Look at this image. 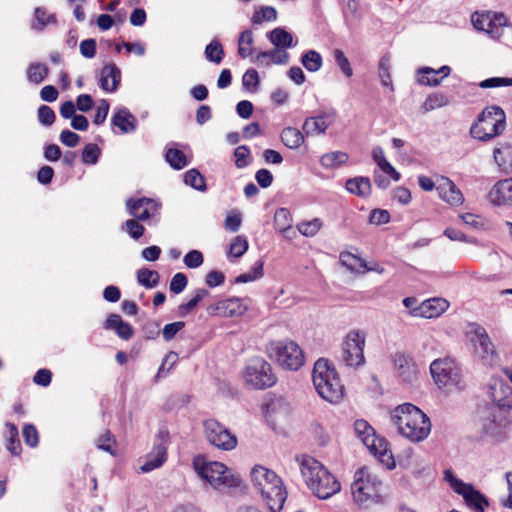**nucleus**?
<instances>
[{"label":"nucleus","instance_id":"680f3d73","mask_svg":"<svg viewBox=\"0 0 512 512\" xmlns=\"http://www.w3.org/2000/svg\"><path fill=\"white\" fill-rule=\"evenodd\" d=\"M22 434H23L24 441L28 446L34 448L38 445L39 436H38V431L34 425L26 424L23 427Z\"/></svg>","mask_w":512,"mask_h":512},{"label":"nucleus","instance_id":"cd10ccee","mask_svg":"<svg viewBox=\"0 0 512 512\" xmlns=\"http://www.w3.org/2000/svg\"><path fill=\"white\" fill-rule=\"evenodd\" d=\"M449 66H442L438 70L423 67L417 73V81L421 85L437 86L450 74Z\"/></svg>","mask_w":512,"mask_h":512},{"label":"nucleus","instance_id":"9d476101","mask_svg":"<svg viewBox=\"0 0 512 512\" xmlns=\"http://www.w3.org/2000/svg\"><path fill=\"white\" fill-rule=\"evenodd\" d=\"M366 336V332L360 329H352L344 336L340 360L346 367L358 369L365 365Z\"/></svg>","mask_w":512,"mask_h":512},{"label":"nucleus","instance_id":"a211bd4d","mask_svg":"<svg viewBox=\"0 0 512 512\" xmlns=\"http://www.w3.org/2000/svg\"><path fill=\"white\" fill-rule=\"evenodd\" d=\"M313 384H333L340 381V376L333 361L320 357L313 366Z\"/></svg>","mask_w":512,"mask_h":512},{"label":"nucleus","instance_id":"8fccbe9b","mask_svg":"<svg viewBox=\"0 0 512 512\" xmlns=\"http://www.w3.org/2000/svg\"><path fill=\"white\" fill-rule=\"evenodd\" d=\"M277 19V11L272 6H262L255 10L251 21L253 24H262L264 21H275Z\"/></svg>","mask_w":512,"mask_h":512},{"label":"nucleus","instance_id":"f8f14e48","mask_svg":"<svg viewBox=\"0 0 512 512\" xmlns=\"http://www.w3.org/2000/svg\"><path fill=\"white\" fill-rule=\"evenodd\" d=\"M203 425L206 440L215 448L222 451H231L237 447L236 435L220 422L208 419Z\"/></svg>","mask_w":512,"mask_h":512},{"label":"nucleus","instance_id":"4c0bfd02","mask_svg":"<svg viewBox=\"0 0 512 512\" xmlns=\"http://www.w3.org/2000/svg\"><path fill=\"white\" fill-rule=\"evenodd\" d=\"M349 159L347 153L342 151H333L322 155L320 163L326 169H336L344 165Z\"/></svg>","mask_w":512,"mask_h":512},{"label":"nucleus","instance_id":"c03bdc74","mask_svg":"<svg viewBox=\"0 0 512 512\" xmlns=\"http://www.w3.org/2000/svg\"><path fill=\"white\" fill-rule=\"evenodd\" d=\"M209 296V291L204 288L197 289L193 297L186 303L181 304L178 307L179 316H186L189 314L204 298Z\"/></svg>","mask_w":512,"mask_h":512},{"label":"nucleus","instance_id":"49530a36","mask_svg":"<svg viewBox=\"0 0 512 512\" xmlns=\"http://www.w3.org/2000/svg\"><path fill=\"white\" fill-rule=\"evenodd\" d=\"M253 42V33L251 30H245L240 34L238 40V53L242 58L252 55Z\"/></svg>","mask_w":512,"mask_h":512},{"label":"nucleus","instance_id":"72a5a7b5","mask_svg":"<svg viewBox=\"0 0 512 512\" xmlns=\"http://www.w3.org/2000/svg\"><path fill=\"white\" fill-rule=\"evenodd\" d=\"M346 190L356 196L366 197L371 193V181L368 177H355L348 179L345 184Z\"/></svg>","mask_w":512,"mask_h":512},{"label":"nucleus","instance_id":"338daca9","mask_svg":"<svg viewBox=\"0 0 512 512\" xmlns=\"http://www.w3.org/2000/svg\"><path fill=\"white\" fill-rule=\"evenodd\" d=\"M185 323L182 321H177L173 323L166 324L163 328L162 335L165 341L172 340L175 335L184 328Z\"/></svg>","mask_w":512,"mask_h":512},{"label":"nucleus","instance_id":"13d9d810","mask_svg":"<svg viewBox=\"0 0 512 512\" xmlns=\"http://www.w3.org/2000/svg\"><path fill=\"white\" fill-rule=\"evenodd\" d=\"M334 60L338 67L341 69L343 74L350 78L353 75V70L350 66V62L348 58L345 56L344 52L340 49H336L333 53Z\"/></svg>","mask_w":512,"mask_h":512},{"label":"nucleus","instance_id":"c85d7f7f","mask_svg":"<svg viewBox=\"0 0 512 512\" xmlns=\"http://www.w3.org/2000/svg\"><path fill=\"white\" fill-rule=\"evenodd\" d=\"M288 60L289 54L285 50L276 47L271 51L257 53L252 62L261 67H269L272 64H286Z\"/></svg>","mask_w":512,"mask_h":512},{"label":"nucleus","instance_id":"f03ea898","mask_svg":"<svg viewBox=\"0 0 512 512\" xmlns=\"http://www.w3.org/2000/svg\"><path fill=\"white\" fill-rule=\"evenodd\" d=\"M391 421L398 433L412 443L424 441L431 432L429 417L411 403L398 405L391 413Z\"/></svg>","mask_w":512,"mask_h":512},{"label":"nucleus","instance_id":"0e129e2a","mask_svg":"<svg viewBox=\"0 0 512 512\" xmlns=\"http://www.w3.org/2000/svg\"><path fill=\"white\" fill-rule=\"evenodd\" d=\"M125 229L127 233L133 238V239H139L144 231L145 228L143 225L139 224L137 220L135 219H129L125 222Z\"/></svg>","mask_w":512,"mask_h":512},{"label":"nucleus","instance_id":"20e7f679","mask_svg":"<svg viewBox=\"0 0 512 512\" xmlns=\"http://www.w3.org/2000/svg\"><path fill=\"white\" fill-rule=\"evenodd\" d=\"M253 488L261 495L271 512H279L287 498L280 477L272 470L255 465L250 472Z\"/></svg>","mask_w":512,"mask_h":512},{"label":"nucleus","instance_id":"4d7b16f0","mask_svg":"<svg viewBox=\"0 0 512 512\" xmlns=\"http://www.w3.org/2000/svg\"><path fill=\"white\" fill-rule=\"evenodd\" d=\"M100 148L93 143L87 144L82 152V161L84 164H96L100 156Z\"/></svg>","mask_w":512,"mask_h":512},{"label":"nucleus","instance_id":"39448f33","mask_svg":"<svg viewBox=\"0 0 512 512\" xmlns=\"http://www.w3.org/2000/svg\"><path fill=\"white\" fill-rule=\"evenodd\" d=\"M192 466L197 476L213 489L238 488L242 485L241 476L218 461H208L205 456L193 458Z\"/></svg>","mask_w":512,"mask_h":512},{"label":"nucleus","instance_id":"603ef678","mask_svg":"<svg viewBox=\"0 0 512 512\" xmlns=\"http://www.w3.org/2000/svg\"><path fill=\"white\" fill-rule=\"evenodd\" d=\"M303 66L310 72L318 71L322 66V57L315 50H309L301 59Z\"/></svg>","mask_w":512,"mask_h":512},{"label":"nucleus","instance_id":"0eeeda50","mask_svg":"<svg viewBox=\"0 0 512 512\" xmlns=\"http://www.w3.org/2000/svg\"><path fill=\"white\" fill-rule=\"evenodd\" d=\"M354 429L358 438L380 463L387 469L395 468V460L386 439L377 436L374 428L363 419L355 421Z\"/></svg>","mask_w":512,"mask_h":512},{"label":"nucleus","instance_id":"393cba45","mask_svg":"<svg viewBox=\"0 0 512 512\" xmlns=\"http://www.w3.org/2000/svg\"><path fill=\"white\" fill-rule=\"evenodd\" d=\"M449 307L448 301L443 298H432L423 301L418 307L412 310L414 316L423 318H435L440 316Z\"/></svg>","mask_w":512,"mask_h":512},{"label":"nucleus","instance_id":"b1692460","mask_svg":"<svg viewBox=\"0 0 512 512\" xmlns=\"http://www.w3.org/2000/svg\"><path fill=\"white\" fill-rule=\"evenodd\" d=\"M490 201L497 206L512 204V178L499 180L488 193Z\"/></svg>","mask_w":512,"mask_h":512},{"label":"nucleus","instance_id":"e2e57ef3","mask_svg":"<svg viewBox=\"0 0 512 512\" xmlns=\"http://www.w3.org/2000/svg\"><path fill=\"white\" fill-rule=\"evenodd\" d=\"M188 280L184 273H176L170 282V291L179 294L181 293L187 286Z\"/></svg>","mask_w":512,"mask_h":512},{"label":"nucleus","instance_id":"c9c22d12","mask_svg":"<svg viewBox=\"0 0 512 512\" xmlns=\"http://www.w3.org/2000/svg\"><path fill=\"white\" fill-rule=\"evenodd\" d=\"M339 261L342 266H344L347 270L356 274H363V267L365 260L361 257L352 254L348 251H343L339 255Z\"/></svg>","mask_w":512,"mask_h":512},{"label":"nucleus","instance_id":"79ce46f5","mask_svg":"<svg viewBox=\"0 0 512 512\" xmlns=\"http://www.w3.org/2000/svg\"><path fill=\"white\" fill-rule=\"evenodd\" d=\"M165 159L168 162V164L173 169H176V170H181L188 165L186 155L184 154L183 151H181L177 148H173V147L167 148L166 153H165Z\"/></svg>","mask_w":512,"mask_h":512},{"label":"nucleus","instance_id":"e433bc0d","mask_svg":"<svg viewBox=\"0 0 512 512\" xmlns=\"http://www.w3.org/2000/svg\"><path fill=\"white\" fill-rule=\"evenodd\" d=\"M318 395L331 404L339 403L344 397V386H314Z\"/></svg>","mask_w":512,"mask_h":512},{"label":"nucleus","instance_id":"a878e982","mask_svg":"<svg viewBox=\"0 0 512 512\" xmlns=\"http://www.w3.org/2000/svg\"><path fill=\"white\" fill-rule=\"evenodd\" d=\"M473 332L474 336L471 338V341L474 344L476 353L483 359L492 360L495 350L486 330L476 326Z\"/></svg>","mask_w":512,"mask_h":512},{"label":"nucleus","instance_id":"864d4df0","mask_svg":"<svg viewBox=\"0 0 512 512\" xmlns=\"http://www.w3.org/2000/svg\"><path fill=\"white\" fill-rule=\"evenodd\" d=\"M184 182L196 190H206L205 178L196 169H190L185 173Z\"/></svg>","mask_w":512,"mask_h":512},{"label":"nucleus","instance_id":"423d86ee","mask_svg":"<svg viewBox=\"0 0 512 512\" xmlns=\"http://www.w3.org/2000/svg\"><path fill=\"white\" fill-rule=\"evenodd\" d=\"M383 484L369 467L359 468L351 484L353 500L359 506L368 507L382 501Z\"/></svg>","mask_w":512,"mask_h":512},{"label":"nucleus","instance_id":"dca6fc26","mask_svg":"<svg viewBox=\"0 0 512 512\" xmlns=\"http://www.w3.org/2000/svg\"><path fill=\"white\" fill-rule=\"evenodd\" d=\"M507 19L502 13H475L472 16V24L475 29L484 31L493 38L500 36V31L506 25Z\"/></svg>","mask_w":512,"mask_h":512},{"label":"nucleus","instance_id":"4468645a","mask_svg":"<svg viewBox=\"0 0 512 512\" xmlns=\"http://www.w3.org/2000/svg\"><path fill=\"white\" fill-rule=\"evenodd\" d=\"M247 384H275L276 377L271 365L263 358L256 357L249 361L243 373Z\"/></svg>","mask_w":512,"mask_h":512},{"label":"nucleus","instance_id":"5fc2aeb1","mask_svg":"<svg viewBox=\"0 0 512 512\" xmlns=\"http://www.w3.org/2000/svg\"><path fill=\"white\" fill-rule=\"evenodd\" d=\"M322 221L319 218H314L310 221H303L297 225L298 231L306 237L315 236L322 228Z\"/></svg>","mask_w":512,"mask_h":512},{"label":"nucleus","instance_id":"2eb2a0df","mask_svg":"<svg viewBox=\"0 0 512 512\" xmlns=\"http://www.w3.org/2000/svg\"><path fill=\"white\" fill-rule=\"evenodd\" d=\"M262 410L267 422L275 428L288 420L291 407L284 399L269 396L263 402Z\"/></svg>","mask_w":512,"mask_h":512},{"label":"nucleus","instance_id":"2f4dec72","mask_svg":"<svg viewBox=\"0 0 512 512\" xmlns=\"http://www.w3.org/2000/svg\"><path fill=\"white\" fill-rule=\"evenodd\" d=\"M105 328L115 330L117 335L124 340H128L133 336L132 326L124 322L118 314H110L107 317Z\"/></svg>","mask_w":512,"mask_h":512},{"label":"nucleus","instance_id":"1a4fd4ad","mask_svg":"<svg viewBox=\"0 0 512 512\" xmlns=\"http://www.w3.org/2000/svg\"><path fill=\"white\" fill-rule=\"evenodd\" d=\"M271 358L284 369L296 371L304 365L305 355L302 348L289 339L272 341L267 346Z\"/></svg>","mask_w":512,"mask_h":512},{"label":"nucleus","instance_id":"7c9ffc66","mask_svg":"<svg viewBox=\"0 0 512 512\" xmlns=\"http://www.w3.org/2000/svg\"><path fill=\"white\" fill-rule=\"evenodd\" d=\"M57 23V17L44 7H36L31 21V29L41 32L50 25Z\"/></svg>","mask_w":512,"mask_h":512},{"label":"nucleus","instance_id":"6ab92c4d","mask_svg":"<svg viewBox=\"0 0 512 512\" xmlns=\"http://www.w3.org/2000/svg\"><path fill=\"white\" fill-rule=\"evenodd\" d=\"M247 307L242 300L236 297L220 300L207 307V313L211 316L236 317L243 315Z\"/></svg>","mask_w":512,"mask_h":512},{"label":"nucleus","instance_id":"f704fd0d","mask_svg":"<svg viewBox=\"0 0 512 512\" xmlns=\"http://www.w3.org/2000/svg\"><path fill=\"white\" fill-rule=\"evenodd\" d=\"M281 141L289 149H297L304 143V133L294 127H286L281 132Z\"/></svg>","mask_w":512,"mask_h":512},{"label":"nucleus","instance_id":"4be33fe9","mask_svg":"<svg viewBox=\"0 0 512 512\" xmlns=\"http://www.w3.org/2000/svg\"><path fill=\"white\" fill-rule=\"evenodd\" d=\"M130 215L139 221H145L153 217L158 210V204L149 198H140L137 200L129 199L126 203Z\"/></svg>","mask_w":512,"mask_h":512},{"label":"nucleus","instance_id":"f257e3e1","mask_svg":"<svg viewBox=\"0 0 512 512\" xmlns=\"http://www.w3.org/2000/svg\"><path fill=\"white\" fill-rule=\"evenodd\" d=\"M493 404L478 410V421L485 435L495 441L507 438L512 424V386H488Z\"/></svg>","mask_w":512,"mask_h":512},{"label":"nucleus","instance_id":"c756f323","mask_svg":"<svg viewBox=\"0 0 512 512\" xmlns=\"http://www.w3.org/2000/svg\"><path fill=\"white\" fill-rule=\"evenodd\" d=\"M112 125L120 129L124 134L134 132L137 127L135 116L126 108L119 109L111 119Z\"/></svg>","mask_w":512,"mask_h":512},{"label":"nucleus","instance_id":"bb28decb","mask_svg":"<svg viewBox=\"0 0 512 512\" xmlns=\"http://www.w3.org/2000/svg\"><path fill=\"white\" fill-rule=\"evenodd\" d=\"M120 81L121 71L114 63L105 65L101 69L99 85L104 91L108 93L115 92L120 84Z\"/></svg>","mask_w":512,"mask_h":512},{"label":"nucleus","instance_id":"a19ab883","mask_svg":"<svg viewBox=\"0 0 512 512\" xmlns=\"http://www.w3.org/2000/svg\"><path fill=\"white\" fill-rule=\"evenodd\" d=\"M48 74L49 68L42 63H31L27 69V79L35 85L42 83Z\"/></svg>","mask_w":512,"mask_h":512},{"label":"nucleus","instance_id":"ddd939ff","mask_svg":"<svg viewBox=\"0 0 512 512\" xmlns=\"http://www.w3.org/2000/svg\"><path fill=\"white\" fill-rule=\"evenodd\" d=\"M430 373L436 384H458L461 381V370L450 357L434 360L430 364Z\"/></svg>","mask_w":512,"mask_h":512},{"label":"nucleus","instance_id":"69168bd1","mask_svg":"<svg viewBox=\"0 0 512 512\" xmlns=\"http://www.w3.org/2000/svg\"><path fill=\"white\" fill-rule=\"evenodd\" d=\"M38 119L45 126H50L55 121L54 111L47 105H41L38 109Z\"/></svg>","mask_w":512,"mask_h":512},{"label":"nucleus","instance_id":"9b49d317","mask_svg":"<svg viewBox=\"0 0 512 512\" xmlns=\"http://www.w3.org/2000/svg\"><path fill=\"white\" fill-rule=\"evenodd\" d=\"M444 481L457 494L461 495L466 505L475 512H483L488 506L487 498L471 484L463 482L452 470L447 469L443 473Z\"/></svg>","mask_w":512,"mask_h":512},{"label":"nucleus","instance_id":"09e8293b","mask_svg":"<svg viewBox=\"0 0 512 512\" xmlns=\"http://www.w3.org/2000/svg\"><path fill=\"white\" fill-rule=\"evenodd\" d=\"M137 280L140 285L146 288H153L159 282V274L155 270L142 268L137 271Z\"/></svg>","mask_w":512,"mask_h":512},{"label":"nucleus","instance_id":"473e14b6","mask_svg":"<svg viewBox=\"0 0 512 512\" xmlns=\"http://www.w3.org/2000/svg\"><path fill=\"white\" fill-rule=\"evenodd\" d=\"M493 156L496 164L503 171L512 170V145L503 143L496 147L493 151Z\"/></svg>","mask_w":512,"mask_h":512},{"label":"nucleus","instance_id":"f3484780","mask_svg":"<svg viewBox=\"0 0 512 512\" xmlns=\"http://www.w3.org/2000/svg\"><path fill=\"white\" fill-rule=\"evenodd\" d=\"M167 440L160 433L154 441L151 451L144 457L143 464L140 466L142 473H148L160 468L167 460Z\"/></svg>","mask_w":512,"mask_h":512},{"label":"nucleus","instance_id":"774afa93","mask_svg":"<svg viewBox=\"0 0 512 512\" xmlns=\"http://www.w3.org/2000/svg\"><path fill=\"white\" fill-rule=\"evenodd\" d=\"M479 86L481 88H495L501 86H512V78L493 77L482 81Z\"/></svg>","mask_w":512,"mask_h":512},{"label":"nucleus","instance_id":"de8ad7c7","mask_svg":"<svg viewBox=\"0 0 512 512\" xmlns=\"http://www.w3.org/2000/svg\"><path fill=\"white\" fill-rule=\"evenodd\" d=\"M248 246L249 244L246 237L241 235L235 236L230 243L227 256L240 258L246 253Z\"/></svg>","mask_w":512,"mask_h":512},{"label":"nucleus","instance_id":"a18cd8bd","mask_svg":"<svg viewBox=\"0 0 512 512\" xmlns=\"http://www.w3.org/2000/svg\"><path fill=\"white\" fill-rule=\"evenodd\" d=\"M449 103L450 99L447 95L443 93H433L426 98L422 105V109L424 112H430L435 109L445 107Z\"/></svg>","mask_w":512,"mask_h":512},{"label":"nucleus","instance_id":"7ed1b4c3","mask_svg":"<svg viewBox=\"0 0 512 512\" xmlns=\"http://www.w3.org/2000/svg\"><path fill=\"white\" fill-rule=\"evenodd\" d=\"M299 465L304 482L319 499H329L340 492L339 480L315 458L303 456Z\"/></svg>","mask_w":512,"mask_h":512},{"label":"nucleus","instance_id":"aec40b11","mask_svg":"<svg viewBox=\"0 0 512 512\" xmlns=\"http://www.w3.org/2000/svg\"><path fill=\"white\" fill-rule=\"evenodd\" d=\"M392 361L394 368L403 381L412 382L417 380L419 366L409 354L396 352L392 357Z\"/></svg>","mask_w":512,"mask_h":512},{"label":"nucleus","instance_id":"5701e85b","mask_svg":"<svg viewBox=\"0 0 512 512\" xmlns=\"http://www.w3.org/2000/svg\"><path fill=\"white\" fill-rule=\"evenodd\" d=\"M335 112H325L318 116L305 119L302 130L306 136H314L325 133L335 119Z\"/></svg>","mask_w":512,"mask_h":512},{"label":"nucleus","instance_id":"3c124183","mask_svg":"<svg viewBox=\"0 0 512 512\" xmlns=\"http://www.w3.org/2000/svg\"><path fill=\"white\" fill-rule=\"evenodd\" d=\"M205 57L208 61L220 64L224 57V50L219 41H211L205 48Z\"/></svg>","mask_w":512,"mask_h":512},{"label":"nucleus","instance_id":"58836bf2","mask_svg":"<svg viewBox=\"0 0 512 512\" xmlns=\"http://www.w3.org/2000/svg\"><path fill=\"white\" fill-rule=\"evenodd\" d=\"M5 428V437L7 442L6 447L12 455L18 456L21 452V444L18 438V429L14 424L10 422L5 424Z\"/></svg>","mask_w":512,"mask_h":512},{"label":"nucleus","instance_id":"6e6d98bb","mask_svg":"<svg viewBox=\"0 0 512 512\" xmlns=\"http://www.w3.org/2000/svg\"><path fill=\"white\" fill-rule=\"evenodd\" d=\"M115 444V439L110 431H105L96 440L97 448L108 452L112 456L116 455Z\"/></svg>","mask_w":512,"mask_h":512},{"label":"nucleus","instance_id":"6e6552de","mask_svg":"<svg viewBox=\"0 0 512 512\" xmlns=\"http://www.w3.org/2000/svg\"><path fill=\"white\" fill-rule=\"evenodd\" d=\"M506 126L504 111L498 106L486 107L471 126L470 133L473 138L488 141L500 135Z\"/></svg>","mask_w":512,"mask_h":512},{"label":"nucleus","instance_id":"ea45409f","mask_svg":"<svg viewBox=\"0 0 512 512\" xmlns=\"http://www.w3.org/2000/svg\"><path fill=\"white\" fill-rule=\"evenodd\" d=\"M268 38L275 47L282 50L291 47L293 42L292 34L282 28H275L272 30L268 34Z\"/></svg>","mask_w":512,"mask_h":512},{"label":"nucleus","instance_id":"052dcab7","mask_svg":"<svg viewBox=\"0 0 512 512\" xmlns=\"http://www.w3.org/2000/svg\"><path fill=\"white\" fill-rule=\"evenodd\" d=\"M183 262L188 268H198L204 262L203 254L199 250H191L184 256Z\"/></svg>","mask_w":512,"mask_h":512},{"label":"nucleus","instance_id":"412c9836","mask_svg":"<svg viewBox=\"0 0 512 512\" xmlns=\"http://www.w3.org/2000/svg\"><path fill=\"white\" fill-rule=\"evenodd\" d=\"M437 191L439 197L450 206L458 207L464 202L460 189L447 177L442 176L437 179Z\"/></svg>","mask_w":512,"mask_h":512},{"label":"nucleus","instance_id":"37998d69","mask_svg":"<svg viewBox=\"0 0 512 512\" xmlns=\"http://www.w3.org/2000/svg\"><path fill=\"white\" fill-rule=\"evenodd\" d=\"M274 226L280 233H286L292 229V217L288 209L279 208L274 214Z\"/></svg>","mask_w":512,"mask_h":512},{"label":"nucleus","instance_id":"bf43d9fd","mask_svg":"<svg viewBox=\"0 0 512 512\" xmlns=\"http://www.w3.org/2000/svg\"><path fill=\"white\" fill-rule=\"evenodd\" d=\"M235 165L237 168H244L249 164L250 150L247 146H238L234 151Z\"/></svg>","mask_w":512,"mask_h":512}]
</instances>
